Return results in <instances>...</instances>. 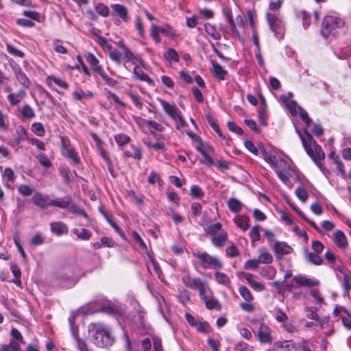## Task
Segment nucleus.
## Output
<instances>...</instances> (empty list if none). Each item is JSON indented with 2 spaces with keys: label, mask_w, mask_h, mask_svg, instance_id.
<instances>
[{
  "label": "nucleus",
  "mask_w": 351,
  "mask_h": 351,
  "mask_svg": "<svg viewBox=\"0 0 351 351\" xmlns=\"http://www.w3.org/2000/svg\"><path fill=\"white\" fill-rule=\"evenodd\" d=\"M88 332L95 345L99 348H108L114 343V337L110 328L104 324L91 323L88 326Z\"/></svg>",
  "instance_id": "obj_1"
},
{
  "label": "nucleus",
  "mask_w": 351,
  "mask_h": 351,
  "mask_svg": "<svg viewBox=\"0 0 351 351\" xmlns=\"http://www.w3.org/2000/svg\"><path fill=\"white\" fill-rule=\"evenodd\" d=\"M296 132L301 139L305 151L315 163L317 164L320 160L324 159L325 154L321 146L317 144L315 140L306 129L304 130V134L297 129Z\"/></svg>",
  "instance_id": "obj_2"
},
{
  "label": "nucleus",
  "mask_w": 351,
  "mask_h": 351,
  "mask_svg": "<svg viewBox=\"0 0 351 351\" xmlns=\"http://www.w3.org/2000/svg\"><path fill=\"white\" fill-rule=\"evenodd\" d=\"M33 204L40 209H45L49 206H56L60 208H66L71 202V198H67L66 200L61 198L51 199L49 195L36 191L32 196Z\"/></svg>",
  "instance_id": "obj_3"
},
{
  "label": "nucleus",
  "mask_w": 351,
  "mask_h": 351,
  "mask_svg": "<svg viewBox=\"0 0 351 351\" xmlns=\"http://www.w3.org/2000/svg\"><path fill=\"white\" fill-rule=\"evenodd\" d=\"M205 233L210 237L211 243L216 247H223L228 241V233L223 230L220 223L208 226L205 229Z\"/></svg>",
  "instance_id": "obj_4"
},
{
  "label": "nucleus",
  "mask_w": 351,
  "mask_h": 351,
  "mask_svg": "<svg viewBox=\"0 0 351 351\" xmlns=\"http://www.w3.org/2000/svg\"><path fill=\"white\" fill-rule=\"evenodd\" d=\"M193 255L198 259L200 266L204 269H219L223 267V263L219 258L207 252L197 251L193 252Z\"/></svg>",
  "instance_id": "obj_5"
},
{
  "label": "nucleus",
  "mask_w": 351,
  "mask_h": 351,
  "mask_svg": "<svg viewBox=\"0 0 351 351\" xmlns=\"http://www.w3.org/2000/svg\"><path fill=\"white\" fill-rule=\"evenodd\" d=\"M344 21L335 16H326L322 22L321 34L324 38H328L330 34H335L337 29L344 26Z\"/></svg>",
  "instance_id": "obj_6"
},
{
  "label": "nucleus",
  "mask_w": 351,
  "mask_h": 351,
  "mask_svg": "<svg viewBox=\"0 0 351 351\" xmlns=\"http://www.w3.org/2000/svg\"><path fill=\"white\" fill-rule=\"evenodd\" d=\"M84 58L86 62L90 64L91 69L99 75L106 84L110 86H115L117 84L116 80L105 73L102 66L99 64V60L94 54L88 53L84 55Z\"/></svg>",
  "instance_id": "obj_7"
},
{
  "label": "nucleus",
  "mask_w": 351,
  "mask_h": 351,
  "mask_svg": "<svg viewBox=\"0 0 351 351\" xmlns=\"http://www.w3.org/2000/svg\"><path fill=\"white\" fill-rule=\"evenodd\" d=\"M267 20L270 29L274 33L278 39H282L285 35V25L282 20L278 18L276 13L268 12Z\"/></svg>",
  "instance_id": "obj_8"
},
{
  "label": "nucleus",
  "mask_w": 351,
  "mask_h": 351,
  "mask_svg": "<svg viewBox=\"0 0 351 351\" xmlns=\"http://www.w3.org/2000/svg\"><path fill=\"white\" fill-rule=\"evenodd\" d=\"M279 179L286 184L292 176V169L287 160L282 158H278L277 162L274 168Z\"/></svg>",
  "instance_id": "obj_9"
},
{
  "label": "nucleus",
  "mask_w": 351,
  "mask_h": 351,
  "mask_svg": "<svg viewBox=\"0 0 351 351\" xmlns=\"http://www.w3.org/2000/svg\"><path fill=\"white\" fill-rule=\"evenodd\" d=\"M60 283L64 287H71L77 281V277L75 276L71 269L67 268L58 275Z\"/></svg>",
  "instance_id": "obj_10"
},
{
  "label": "nucleus",
  "mask_w": 351,
  "mask_h": 351,
  "mask_svg": "<svg viewBox=\"0 0 351 351\" xmlns=\"http://www.w3.org/2000/svg\"><path fill=\"white\" fill-rule=\"evenodd\" d=\"M258 337L259 341L263 344H271L273 341L271 330L263 322L260 324L259 328L258 330Z\"/></svg>",
  "instance_id": "obj_11"
},
{
  "label": "nucleus",
  "mask_w": 351,
  "mask_h": 351,
  "mask_svg": "<svg viewBox=\"0 0 351 351\" xmlns=\"http://www.w3.org/2000/svg\"><path fill=\"white\" fill-rule=\"evenodd\" d=\"M165 112L173 119L176 120L180 110L174 104H170L162 99H158Z\"/></svg>",
  "instance_id": "obj_12"
},
{
  "label": "nucleus",
  "mask_w": 351,
  "mask_h": 351,
  "mask_svg": "<svg viewBox=\"0 0 351 351\" xmlns=\"http://www.w3.org/2000/svg\"><path fill=\"white\" fill-rule=\"evenodd\" d=\"M62 154L73 160L75 164H78L80 161V158L75 150L70 146L69 142L62 139Z\"/></svg>",
  "instance_id": "obj_13"
},
{
  "label": "nucleus",
  "mask_w": 351,
  "mask_h": 351,
  "mask_svg": "<svg viewBox=\"0 0 351 351\" xmlns=\"http://www.w3.org/2000/svg\"><path fill=\"white\" fill-rule=\"evenodd\" d=\"M27 97V92L25 89H21L17 93H10L7 99L12 106L18 105L23 99Z\"/></svg>",
  "instance_id": "obj_14"
},
{
  "label": "nucleus",
  "mask_w": 351,
  "mask_h": 351,
  "mask_svg": "<svg viewBox=\"0 0 351 351\" xmlns=\"http://www.w3.org/2000/svg\"><path fill=\"white\" fill-rule=\"evenodd\" d=\"M69 322L71 325V329L73 333V335L75 339L77 347L80 351H89L87 347L86 343L79 338L77 336V328H75L73 324V318L71 317H69Z\"/></svg>",
  "instance_id": "obj_15"
},
{
  "label": "nucleus",
  "mask_w": 351,
  "mask_h": 351,
  "mask_svg": "<svg viewBox=\"0 0 351 351\" xmlns=\"http://www.w3.org/2000/svg\"><path fill=\"white\" fill-rule=\"evenodd\" d=\"M293 280L300 286L312 287L319 285V281L315 279L309 278L305 276H295Z\"/></svg>",
  "instance_id": "obj_16"
},
{
  "label": "nucleus",
  "mask_w": 351,
  "mask_h": 351,
  "mask_svg": "<svg viewBox=\"0 0 351 351\" xmlns=\"http://www.w3.org/2000/svg\"><path fill=\"white\" fill-rule=\"evenodd\" d=\"M274 250L276 256H283L291 254L293 249L285 242L277 241L274 245Z\"/></svg>",
  "instance_id": "obj_17"
},
{
  "label": "nucleus",
  "mask_w": 351,
  "mask_h": 351,
  "mask_svg": "<svg viewBox=\"0 0 351 351\" xmlns=\"http://www.w3.org/2000/svg\"><path fill=\"white\" fill-rule=\"evenodd\" d=\"M333 237V241L338 247L344 249L348 246L347 238L341 230H336Z\"/></svg>",
  "instance_id": "obj_18"
},
{
  "label": "nucleus",
  "mask_w": 351,
  "mask_h": 351,
  "mask_svg": "<svg viewBox=\"0 0 351 351\" xmlns=\"http://www.w3.org/2000/svg\"><path fill=\"white\" fill-rule=\"evenodd\" d=\"M133 77L140 81L146 82L149 84H153V80L143 72L142 69L138 66H135L133 70Z\"/></svg>",
  "instance_id": "obj_19"
},
{
  "label": "nucleus",
  "mask_w": 351,
  "mask_h": 351,
  "mask_svg": "<svg viewBox=\"0 0 351 351\" xmlns=\"http://www.w3.org/2000/svg\"><path fill=\"white\" fill-rule=\"evenodd\" d=\"M50 226L51 232L58 236L68 232L67 226L61 221L52 222Z\"/></svg>",
  "instance_id": "obj_20"
},
{
  "label": "nucleus",
  "mask_w": 351,
  "mask_h": 351,
  "mask_svg": "<svg viewBox=\"0 0 351 351\" xmlns=\"http://www.w3.org/2000/svg\"><path fill=\"white\" fill-rule=\"evenodd\" d=\"M202 280L199 278H191L189 274H186L182 278V281L184 285L193 290L195 289V287L198 285L199 283H200Z\"/></svg>",
  "instance_id": "obj_21"
},
{
  "label": "nucleus",
  "mask_w": 351,
  "mask_h": 351,
  "mask_svg": "<svg viewBox=\"0 0 351 351\" xmlns=\"http://www.w3.org/2000/svg\"><path fill=\"white\" fill-rule=\"evenodd\" d=\"M14 73L17 81L23 86V87L28 88L30 83L25 73L21 69H14Z\"/></svg>",
  "instance_id": "obj_22"
},
{
  "label": "nucleus",
  "mask_w": 351,
  "mask_h": 351,
  "mask_svg": "<svg viewBox=\"0 0 351 351\" xmlns=\"http://www.w3.org/2000/svg\"><path fill=\"white\" fill-rule=\"evenodd\" d=\"M337 278L341 282L345 292L348 293L351 290V273L345 274L343 276L337 274Z\"/></svg>",
  "instance_id": "obj_23"
},
{
  "label": "nucleus",
  "mask_w": 351,
  "mask_h": 351,
  "mask_svg": "<svg viewBox=\"0 0 351 351\" xmlns=\"http://www.w3.org/2000/svg\"><path fill=\"white\" fill-rule=\"evenodd\" d=\"M259 256L258 261L262 264H269L273 261L272 255L267 251L266 248L261 247L258 250Z\"/></svg>",
  "instance_id": "obj_24"
},
{
  "label": "nucleus",
  "mask_w": 351,
  "mask_h": 351,
  "mask_svg": "<svg viewBox=\"0 0 351 351\" xmlns=\"http://www.w3.org/2000/svg\"><path fill=\"white\" fill-rule=\"evenodd\" d=\"M194 290L198 291L199 295L202 299H205L211 292L208 285L203 280H202L200 283L198 284Z\"/></svg>",
  "instance_id": "obj_25"
},
{
  "label": "nucleus",
  "mask_w": 351,
  "mask_h": 351,
  "mask_svg": "<svg viewBox=\"0 0 351 351\" xmlns=\"http://www.w3.org/2000/svg\"><path fill=\"white\" fill-rule=\"evenodd\" d=\"M245 279L250 285V287L253 288L254 290L258 291H261L264 290L265 287L258 281L255 280L254 276L252 274H246L245 275Z\"/></svg>",
  "instance_id": "obj_26"
},
{
  "label": "nucleus",
  "mask_w": 351,
  "mask_h": 351,
  "mask_svg": "<svg viewBox=\"0 0 351 351\" xmlns=\"http://www.w3.org/2000/svg\"><path fill=\"white\" fill-rule=\"evenodd\" d=\"M304 253L306 258L309 263L315 265H320L323 263V259L319 256V254L309 252L307 250Z\"/></svg>",
  "instance_id": "obj_27"
},
{
  "label": "nucleus",
  "mask_w": 351,
  "mask_h": 351,
  "mask_svg": "<svg viewBox=\"0 0 351 351\" xmlns=\"http://www.w3.org/2000/svg\"><path fill=\"white\" fill-rule=\"evenodd\" d=\"M47 83L49 86H51L52 83H54L62 88L67 89L69 88V84L64 80L54 75L48 76L47 77Z\"/></svg>",
  "instance_id": "obj_28"
},
{
  "label": "nucleus",
  "mask_w": 351,
  "mask_h": 351,
  "mask_svg": "<svg viewBox=\"0 0 351 351\" xmlns=\"http://www.w3.org/2000/svg\"><path fill=\"white\" fill-rule=\"evenodd\" d=\"M111 8L124 21H128V10L125 6L121 4H112Z\"/></svg>",
  "instance_id": "obj_29"
},
{
  "label": "nucleus",
  "mask_w": 351,
  "mask_h": 351,
  "mask_svg": "<svg viewBox=\"0 0 351 351\" xmlns=\"http://www.w3.org/2000/svg\"><path fill=\"white\" fill-rule=\"evenodd\" d=\"M213 71L215 75L220 80H223L227 75V71L224 70L221 65L216 61L212 60Z\"/></svg>",
  "instance_id": "obj_30"
},
{
  "label": "nucleus",
  "mask_w": 351,
  "mask_h": 351,
  "mask_svg": "<svg viewBox=\"0 0 351 351\" xmlns=\"http://www.w3.org/2000/svg\"><path fill=\"white\" fill-rule=\"evenodd\" d=\"M228 206L232 213H239L243 207L242 203L237 199L232 197L228 202Z\"/></svg>",
  "instance_id": "obj_31"
},
{
  "label": "nucleus",
  "mask_w": 351,
  "mask_h": 351,
  "mask_svg": "<svg viewBox=\"0 0 351 351\" xmlns=\"http://www.w3.org/2000/svg\"><path fill=\"white\" fill-rule=\"evenodd\" d=\"M206 32L210 35L214 40H219L221 38L220 33L217 30L216 27L209 23L204 25Z\"/></svg>",
  "instance_id": "obj_32"
},
{
  "label": "nucleus",
  "mask_w": 351,
  "mask_h": 351,
  "mask_svg": "<svg viewBox=\"0 0 351 351\" xmlns=\"http://www.w3.org/2000/svg\"><path fill=\"white\" fill-rule=\"evenodd\" d=\"M163 56L164 58L169 62H178L180 60L178 52L173 48H169Z\"/></svg>",
  "instance_id": "obj_33"
},
{
  "label": "nucleus",
  "mask_w": 351,
  "mask_h": 351,
  "mask_svg": "<svg viewBox=\"0 0 351 351\" xmlns=\"http://www.w3.org/2000/svg\"><path fill=\"white\" fill-rule=\"evenodd\" d=\"M133 118H134V120L137 123H139V121L142 120L143 121L145 122L150 128H152L157 131L161 132L164 129L163 126L160 123H158L154 121L142 119L141 117H136V116H134Z\"/></svg>",
  "instance_id": "obj_34"
},
{
  "label": "nucleus",
  "mask_w": 351,
  "mask_h": 351,
  "mask_svg": "<svg viewBox=\"0 0 351 351\" xmlns=\"http://www.w3.org/2000/svg\"><path fill=\"white\" fill-rule=\"evenodd\" d=\"M19 110L27 119H32L36 116L34 109L29 104H25Z\"/></svg>",
  "instance_id": "obj_35"
},
{
  "label": "nucleus",
  "mask_w": 351,
  "mask_h": 351,
  "mask_svg": "<svg viewBox=\"0 0 351 351\" xmlns=\"http://www.w3.org/2000/svg\"><path fill=\"white\" fill-rule=\"evenodd\" d=\"M0 351H21V350L18 341L11 340L9 344L3 345Z\"/></svg>",
  "instance_id": "obj_36"
},
{
  "label": "nucleus",
  "mask_w": 351,
  "mask_h": 351,
  "mask_svg": "<svg viewBox=\"0 0 351 351\" xmlns=\"http://www.w3.org/2000/svg\"><path fill=\"white\" fill-rule=\"evenodd\" d=\"M215 278L217 282L221 285L228 287L230 285V278L225 274L216 271L215 273Z\"/></svg>",
  "instance_id": "obj_37"
},
{
  "label": "nucleus",
  "mask_w": 351,
  "mask_h": 351,
  "mask_svg": "<svg viewBox=\"0 0 351 351\" xmlns=\"http://www.w3.org/2000/svg\"><path fill=\"white\" fill-rule=\"evenodd\" d=\"M73 95L74 98L77 101H82V99L86 98H92L94 96L93 93L91 91L84 92L81 89L75 90L73 93Z\"/></svg>",
  "instance_id": "obj_38"
},
{
  "label": "nucleus",
  "mask_w": 351,
  "mask_h": 351,
  "mask_svg": "<svg viewBox=\"0 0 351 351\" xmlns=\"http://www.w3.org/2000/svg\"><path fill=\"white\" fill-rule=\"evenodd\" d=\"M73 232L77 237V238L82 240H88L91 235L90 232L85 228H82L81 230L73 229Z\"/></svg>",
  "instance_id": "obj_39"
},
{
  "label": "nucleus",
  "mask_w": 351,
  "mask_h": 351,
  "mask_svg": "<svg viewBox=\"0 0 351 351\" xmlns=\"http://www.w3.org/2000/svg\"><path fill=\"white\" fill-rule=\"evenodd\" d=\"M274 346L276 348H284L287 350H291L294 348V343L291 341H280L275 342Z\"/></svg>",
  "instance_id": "obj_40"
},
{
  "label": "nucleus",
  "mask_w": 351,
  "mask_h": 351,
  "mask_svg": "<svg viewBox=\"0 0 351 351\" xmlns=\"http://www.w3.org/2000/svg\"><path fill=\"white\" fill-rule=\"evenodd\" d=\"M334 164L336 165V169L339 171L340 176L343 178H346V173L344 169L342 161L339 159V156L334 158Z\"/></svg>",
  "instance_id": "obj_41"
},
{
  "label": "nucleus",
  "mask_w": 351,
  "mask_h": 351,
  "mask_svg": "<svg viewBox=\"0 0 351 351\" xmlns=\"http://www.w3.org/2000/svg\"><path fill=\"white\" fill-rule=\"evenodd\" d=\"M119 45L123 49L124 60L127 62H134L136 58L133 53L128 48H127L125 46V45L121 42L119 43Z\"/></svg>",
  "instance_id": "obj_42"
},
{
  "label": "nucleus",
  "mask_w": 351,
  "mask_h": 351,
  "mask_svg": "<svg viewBox=\"0 0 351 351\" xmlns=\"http://www.w3.org/2000/svg\"><path fill=\"white\" fill-rule=\"evenodd\" d=\"M251 242L252 243L260 240V227L258 226H254L250 231L249 233Z\"/></svg>",
  "instance_id": "obj_43"
},
{
  "label": "nucleus",
  "mask_w": 351,
  "mask_h": 351,
  "mask_svg": "<svg viewBox=\"0 0 351 351\" xmlns=\"http://www.w3.org/2000/svg\"><path fill=\"white\" fill-rule=\"evenodd\" d=\"M239 291L241 295L246 302H251L253 300L254 298L247 287L241 286L239 287Z\"/></svg>",
  "instance_id": "obj_44"
},
{
  "label": "nucleus",
  "mask_w": 351,
  "mask_h": 351,
  "mask_svg": "<svg viewBox=\"0 0 351 351\" xmlns=\"http://www.w3.org/2000/svg\"><path fill=\"white\" fill-rule=\"evenodd\" d=\"M32 132L39 136H43L45 134V128L41 123L36 122L32 125Z\"/></svg>",
  "instance_id": "obj_45"
},
{
  "label": "nucleus",
  "mask_w": 351,
  "mask_h": 351,
  "mask_svg": "<svg viewBox=\"0 0 351 351\" xmlns=\"http://www.w3.org/2000/svg\"><path fill=\"white\" fill-rule=\"evenodd\" d=\"M10 269L14 275V276L16 278L15 280H13V282L16 284L17 286H20L21 284V282L20 280L21 277V270L18 266L16 265H12L10 267Z\"/></svg>",
  "instance_id": "obj_46"
},
{
  "label": "nucleus",
  "mask_w": 351,
  "mask_h": 351,
  "mask_svg": "<svg viewBox=\"0 0 351 351\" xmlns=\"http://www.w3.org/2000/svg\"><path fill=\"white\" fill-rule=\"evenodd\" d=\"M114 140L119 146H122L128 143L130 138L125 134H119L114 136Z\"/></svg>",
  "instance_id": "obj_47"
},
{
  "label": "nucleus",
  "mask_w": 351,
  "mask_h": 351,
  "mask_svg": "<svg viewBox=\"0 0 351 351\" xmlns=\"http://www.w3.org/2000/svg\"><path fill=\"white\" fill-rule=\"evenodd\" d=\"M236 223L238 227H239L243 231H245L249 228L248 218L244 216H240L236 220Z\"/></svg>",
  "instance_id": "obj_48"
},
{
  "label": "nucleus",
  "mask_w": 351,
  "mask_h": 351,
  "mask_svg": "<svg viewBox=\"0 0 351 351\" xmlns=\"http://www.w3.org/2000/svg\"><path fill=\"white\" fill-rule=\"evenodd\" d=\"M295 195L302 202H305L308 197L306 190L302 186L296 189Z\"/></svg>",
  "instance_id": "obj_49"
},
{
  "label": "nucleus",
  "mask_w": 351,
  "mask_h": 351,
  "mask_svg": "<svg viewBox=\"0 0 351 351\" xmlns=\"http://www.w3.org/2000/svg\"><path fill=\"white\" fill-rule=\"evenodd\" d=\"M97 13L104 17L109 15V8L107 5L103 3H99L95 7Z\"/></svg>",
  "instance_id": "obj_50"
},
{
  "label": "nucleus",
  "mask_w": 351,
  "mask_h": 351,
  "mask_svg": "<svg viewBox=\"0 0 351 351\" xmlns=\"http://www.w3.org/2000/svg\"><path fill=\"white\" fill-rule=\"evenodd\" d=\"M191 194L193 197L198 199H201L204 196V193L202 189L197 185L191 186Z\"/></svg>",
  "instance_id": "obj_51"
},
{
  "label": "nucleus",
  "mask_w": 351,
  "mask_h": 351,
  "mask_svg": "<svg viewBox=\"0 0 351 351\" xmlns=\"http://www.w3.org/2000/svg\"><path fill=\"white\" fill-rule=\"evenodd\" d=\"M110 58L116 62L117 64L120 65L121 64V54L117 49H112L109 51Z\"/></svg>",
  "instance_id": "obj_52"
},
{
  "label": "nucleus",
  "mask_w": 351,
  "mask_h": 351,
  "mask_svg": "<svg viewBox=\"0 0 351 351\" xmlns=\"http://www.w3.org/2000/svg\"><path fill=\"white\" fill-rule=\"evenodd\" d=\"M132 237H133L134 240L138 244L139 247L143 250H145V251L147 250V247L145 243L144 242V241L143 240V239L141 238V237L137 232L134 231L132 232Z\"/></svg>",
  "instance_id": "obj_53"
},
{
  "label": "nucleus",
  "mask_w": 351,
  "mask_h": 351,
  "mask_svg": "<svg viewBox=\"0 0 351 351\" xmlns=\"http://www.w3.org/2000/svg\"><path fill=\"white\" fill-rule=\"evenodd\" d=\"M36 158L38 160L40 164L45 167L49 168L51 166V162L49 160L48 157L43 153L37 155Z\"/></svg>",
  "instance_id": "obj_54"
},
{
  "label": "nucleus",
  "mask_w": 351,
  "mask_h": 351,
  "mask_svg": "<svg viewBox=\"0 0 351 351\" xmlns=\"http://www.w3.org/2000/svg\"><path fill=\"white\" fill-rule=\"evenodd\" d=\"M223 12L232 31L234 32L236 29V24L234 21L231 10L230 9H226Z\"/></svg>",
  "instance_id": "obj_55"
},
{
  "label": "nucleus",
  "mask_w": 351,
  "mask_h": 351,
  "mask_svg": "<svg viewBox=\"0 0 351 351\" xmlns=\"http://www.w3.org/2000/svg\"><path fill=\"white\" fill-rule=\"evenodd\" d=\"M276 274V270L272 267H267L261 272V275L267 277L268 279H273Z\"/></svg>",
  "instance_id": "obj_56"
},
{
  "label": "nucleus",
  "mask_w": 351,
  "mask_h": 351,
  "mask_svg": "<svg viewBox=\"0 0 351 351\" xmlns=\"http://www.w3.org/2000/svg\"><path fill=\"white\" fill-rule=\"evenodd\" d=\"M19 192L25 197L29 196L32 194L33 190L32 189L26 184H21L18 188Z\"/></svg>",
  "instance_id": "obj_57"
},
{
  "label": "nucleus",
  "mask_w": 351,
  "mask_h": 351,
  "mask_svg": "<svg viewBox=\"0 0 351 351\" xmlns=\"http://www.w3.org/2000/svg\"><path fill=\"white\" fill-rule=\"evenodd\" d=\"M129 96H130L131 100L132 101V102L135 104V106L137 108H138L140 109H141L143 108V103L141 101V98L138 95L134 94L133 93H130Z\"/></svg>",
  "instance_id": "obj_58"
},
{
  "label": "nucleus",
  "mask_w": 351,
  "mask_h": 351,
  "mask_svg": "<svg viewBox=\"0 0 351 351\" xmlns=\"http://www.w3.org/2000/svg\"><path fill=\"white\" fill-rule=\"evenodd\" d=\"M299 16L302 19V24L304 27L306 29L310 25L311 16L306 11H301L299 13Z\"/></svg>",
  "instance_id": "obj_59"
},
{
  "label": "nucleus",
  "mask_w": 351,
  "mask_h": 351,
  "mask_svg": "<svg viewBox=\"0 0 351 351\" xmlns=\"http://www.w3.org/2000/svg\"><path fill=\"white\" fill-rule=\"evenodd\" d=\"M106 97L109 100L113 101L114 102L117 103L118 105H119L122 107H125V103L123 102L122 101H121L119 99V97L115 93H114L111 91H108L106 93Z\"/></svg>",
  "instance_id": "obj_60"
},
{
  "label": "nucleus",
  "mask_w": 351,
  "mask_h": 351,
  "mask_svg": "<svg viewBox=\"0 0 351 351\" xmlns=\"http://www.w3.org/2000/svg\"><path fill=\"white\" fill-rule=\"evenodd\" d=\"M54 50L59 53L65 54L67 49L62 45V43L60 40H56L53 42Z\"/></svg>",
  "instance_id": "obj_61"
},
{
  "label": "nucleus",
  "mask_w": 351,
  "mask_h": 351,
  "mask_svg": "<svg viewBox=\"0 0 351 351\" xmlns=\"http://www.w3.org/2000/svg\"><path fill=\"white\" fill-rule=\"evenodd\" d=\"M6 47L8 52L12 56L20 58H23L24 56V53L23 51L16 49L12 45L8 44Z\"/></svg>",
  "instance_id": "obj_62"
},
{
  "label": "nucleus",
  "mask_w": 351,
  "mask_h": 351,
  "mask_svg": "<svg viewBox=\"0 0 351 351\" xmlns=\"http://www.w3.org/2000/svg\"><path fill=\"white\" fill-rule=\"evenodd\" d=\"M195 327L197 328V330L201 332L208 333L210 331V326L206 322H202L199 321Z\"/></svg>",
  "instance_id": "obj_63"
},
{
  "label": "nucleus",
  "mask_w": 351,
  "mask_h": 351,
  "mask_svg": "<svg viewBox=\"0 0 351 351\" xmlns=\"http://www.w3.org/2000/svg\"><path fill=\"white\" fill-rule=\"evenodd\" d=\"M3 176L7 179V180L13 182L15 180V175L13 171V170L10 168L7 167L4 169L3 173Z\"/></svg>",
  "instance_id": "obj_64"
}]
</instances>
